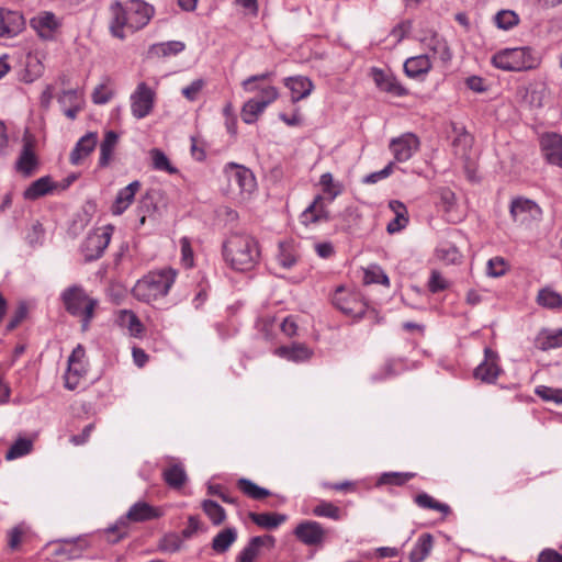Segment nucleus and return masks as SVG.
Masks as SVG:
<instances>
[{
	"mask_svg": "<svg viewBox=\"0 0 562 562\" xmlns=\"http://www.w3.org/2000/svg\"><path fill=\"white\" fill-rule=\"evenodd\" d=\"M25 26L23 15L19 11L0 8V38H12Z\"/></svg>",
	"mask_w": 562,
	"mask_h": 562,
	"instance_id": "16",
	"label": "nucleus"
},
{
	"mask_svg": "<svg viewBox=\"0 0 562 562\" xmlns=\"http://www.w3.org/2000/svg\"><path fill=\"white\" fill-rule=\"evenodd\" d=\"M312 513L316 517H324L333 520H341L345 517V513L338 506L324 499L317 503Z\"/></svg>",
	"mask_w": 562,
	"mask_h": 562,
	"instance_id": "40",
	"label": "nucleus"
},
{
	"mask_svg": "<svg viewBox=\"0 0 562 562\" xmlns=\"http://www.w3.org/2000/svg\"><path fill=\"white\" fill-rule=\"evenodd\" d=\"M65 308L71 315L81 319L82 330H87L94 316V308L98 304L90 297L81 286L74 285L66 289L63 294Z\"/></svg>",
	"mask_w": 562,
	"mask_h": 562,
	"instance_id": "5",
	"label": "nucleus"
},
{
	"mask_svg": "<svg viewBox=\"0 0 562 562\" xmlns=\"http://www.w3.org/2000/svg\"><path fill=\"white\" fill-rule=\"evenodd\" d=\"M110 79L106 78L104 82L100 83L95 87L93 93H92V101L95 104H105L109 102L113 97V90L109 86Z\"/></svg>",
	"mask_w": 562,
	"mask_h": 562,
	"instance_id": "54",
	"label": "nucleus"
},
{
	"mask_svg": "<svg viewBox=\"0 0 562 562\" xmlns=\"http://www.w3.org/2000/svg\"><path fill=\"white\" fill-rule=\"evenodd\" d=\"M119 136L115 132L109 131L100 145L99 166L106 167L112 160L114 149L117 145Z\"/></svg>",
	"mask_w": 562,
	"mask_h": 562,
	"instance_id": "36",
	"label": "nucleus"
},
{
	"mask_svg": "<svg viewBox=\"0 0 562 562\" xmlns=\"http://www.w3.org/2000/svg\"><path fill=\"white\" fill-rule=\"evenodd\" d=\"M536 302L547 310L562 308V295L551 286L541 288L537 293Z\"/></svg>",
	"mask_w": 562,
	"mask_h": 562,
	"instance_id": "33",
	"label": "nucleus"
},
{
	"mask_svg": "<svg viewBox=\"0 0 562 562\" xmlns=\"http://www.w3.org/2000/svg\"><path fill=\"white\" fill-rule=\"evenodd\" d=\"M157 54L162 56L176 55L184 49V44L179 41L161 43L154 47Z\"/></svg>",
	"mask_w": 562,
	"mask_h": 562,
	"instance_id": "58",
	"label": "nucleus"
},
{
	"mask_svg": "<svg viewBox=\"0 0 562 562\" xmlns=\"http://www.w3.org/2000/svg\"><path fill=\"white\" fill-rule=\"evenodd\" d=\"M274 355L292 362L308 361L314 351L305 344H292L291 346H281L274 350Z\"/></svg>",
	"mask_w": 562,
	"mask_h": 562,
	"instance_id": "23",
	"label": "nucleus"
},
{
	"mask_svg": "<svg viewBox=\"0 0 562 562\" xmlns=\"http://www.w3.org/2000/svg\"><path fill=\"white\" fill-rule=\"evenodd\" d=\"M508 262L503 257H493L487 261L486 273L490 277L498 278L508 270Z\"/></svg>",
	"mask_w": 562,
	"mask_h": 562,
	"instance_id": "53",
	"label": "nucleus"
},
{
	"mask_svg": "<svg viewBox=\"0 0 562 562\" xmlns=\"http://www.w3.org/2000/svg\"><path fill=\"white\" fill-rule=\"evenodd\" d=\"M319 184L323 192L317 194V196L325 198V201L330 204L342 192V186L339 182L334 181L330 172H326L321 176Z\"/></svg>",
	"mask_w": 562,
	"mask_h": 562,
	"instance_id": "35",
	"label": "nucleus"
},
{
	"mask_svg": "<svg viewBox=\"0 0 562 562\" xmlns=\"http://www.w3.org/2000/svg\"><path fill=\"white\" fill-rule=\"evenodd\" d=\"M249 518L257 526L268 530L277 529L288 519L286 515L278 513H250Z\"/></svg>",
	"mask_w": 562,
	"mask_h": 562,
	"instance_id": "32",
	"label": "nucleus"
},
{
	"mask_svg": "<svg viewBox=\"0 0 562 562\" xmlns=\"http://www.w3.org/2000/svg\"><path fill=\"white\" fill-rule=\"evenodd\" d=\"M223 257L232 269L249 271L257 265L260 257L258 241L247 234H232L223 244Z\"/></svg>",
	"mask_w": 562,
	"mask_h": 562,
	"instance_id": "2",
	"label": "nucleus"
},
{
	"mask_svg": "<svg viewBox=\"0 0 562 562\" xmlns=\"http://www.w3.org/2000/svg\"><path fill=\"white\" fill-rule=\"evenodd\" d=\"M266 106L257 98L249 99L241 109V120L246 124H252L263 113Z\"/></svg>",
	"mask_w": 562,
	"mask_h": 562,
	"instance_id": "44",
	"label": "nucleus"
},
{
	"mask_svg": "<svg viewBox=\"0 0 562 562\" xmlns=\"http://www.w3.org/2000/svg\"><path fill=\"white\" fill-rule=\"evenodd\" d=\"M299 259V252L291 243H280L277 255L278 263L284 269H291Z\"/></svg>",
	"mask_w": 562,
	"mask_h": 562,
	"instance_id": "39",
	"label": "nucleus"
},
{
	"mask_svg": "<svg viewBox=\"0 0 562 562\" xmlns=\"http://www.w3.org/2000/svg\"><path fill=\"white\" fill-rule=\"evenodd\" d=\"M276 539L272 536H257L249 540L248 544L240 551L238 562H255L262 548H273Z\"/></svg>",
	"mask_w": 562,
	"mask_h": 562,
	"instance_id": "20",
	"label": "nucleus"
},
{
	"mask_svg": "<svg viewBox=\"0 0 562 562\" xmlns=\"http://www.w3.org/2000/svg\"><path fill=\"white\" fill-rule=\"evenodd\" d=\"M260 98L259 101L267 108L271 103H273L279 98V91L273 86H267L263 88H259Z\"/></svg>",
	"mask_w": 562,
	"mask_h": 562,
	"instance_id": "61",
	"label": "nucleus"
},
{
	"mask_svg": "<svg viewBox=\"0 0 562 562\" xmlns=\"http://www.w3.org/2000/svg\"><path fill=\"white\" fill-rule=\"evenodd\" d=\"M44 72V65L37 54H27L25 59V69L22 76L23 81L33 82Z\"/></svg>",
	"mask_w": 562,
	"mask_h": 562,
	"instance_id": "37",
	"label": "nucleus"
},
{
	"mask_svg": "<svg viewBox=\"0 0 562 562\" xmlns=\"http://www.w3.org/2000/svg\"><path fill=\"white\" fill-rule=\"evenodd\" d=\"M27 243L31 246L42 245L44 240V228L40 223L32 226L31 231L26 236Z\"/></svg>",
	"mask_w": 562,
	"mask_h": 562,
	"instance_id": "62",
	"label": "nucleus"
},
{
	"mask_svg": "<svg viewBox=\"0 0 562 562\" xmlns=\"http://www.w3.org/2000/svg\"><path fill=\"white\" fill-rule=\"evenodd\" d=\"M492 64L505 71H525L540 64V56L531 47L505 48L492 57Z\"/></svg>",
	"mask_w": 562,
	"mask_h": 562,
	"instance_id": "4",
	"label": "nucleus"
},
{
	"mask_svg": "<svg viewBox=\"0 0 562 562\" xmlns=\"http://www.w3.org/2000/svg\"><path fill=\"white\" fill-rule=\"evenodd\" d=\"M498 359V355L495 351L485 348L484 360L475 368L474 378L484 383H494L502 373Z\"/></svg>",
	"mask_w": 562,
	"mask_h": 562,
	"instance_id": "15",
	"label": "nucleus"
},
{
	"mask_svg": "<svg viewBox=\"0 0 562 562\" xmlns=\"http://www.w3.org/2000/svg\"><path fill=\"white\" fill-rule=\"evenodd\" d=\"M372 78L376 87L394 97H403L407 94V89L391 74L381 69H372Z\"/></svg>",
	"mask_w": 562,
	"mask_h": 562,
	"instance_id": "19",
	"label": "nucleus"
},
{
	"mask_svg": "<svg viewBox=\"0 0 562 562\" xmlns=\"http://www.w3.org/2000/svg\"><path fill=\"white\" fill-rule=\"evenodd\" d=\"M449 286V282L438 271H432L428 281L429 291L437 293L446 290Z\"/></svg>",
	"mask_w": 562,
	"mask_h": 562,
	"instance_id": "60",
	"label": "nucleus"
},
{
	"mask_svg": "<svg viewBox=\"0 0 562 562\" xmlns=\"http://www.w3.org/2000/svg\"><path fill=\"white\" fill-rule=\"evenodd\" d=\"M538 562H562V554L553 549H546L540 552Z\"/></svg>",
	"mask_w": 562,
	"mask_h": 562,
	"instance_id": "64",
	"label": "nucleus"
},
{
	"mask_svg": "<svg viewBox=\"0 0 562 562\" xmlns=\"http://www.w3.org/2000/svg\"><path fill=\"white\" fill-rule=\"evenodd\" d=\"M87 373L86 352L78 345L68 358V368L65 373V386L75 390Z\"/></svg>",
	"mask_w": 562,
	"mask_h": 562,
	"instance_id": "11",
	"label": "nucleus"
},
{
	"mask_svg": "<svg viewBox=\"0 0 562 562\" xmlns=\"http://www.w3.org/2000/svg\"><path fill=\"white\" fill-rule=\"evenodd\" d=\"M236 539L237 530L233 527L225 528L214 537L212 548L215 552L223 553L229 549Z\"/></svg>",
	"mask_w": 562,
	"mask_h": 562,
	"instance_id": "38",
	"label": "nucleus"
},
{
	"mask_svg": "<svg viewBox=\"0 0 562 562\" xmlns=\"http://www.w3.org/2000/svg\"><path fill=\"white\" fill-rule=\"evenodd\" d=\"M97 143V133L90 132L83 135L71 150L69 161L75 166L80 165L94 150Z\"/></svg>",
	"mask_w": 562,
	"mask_h": 562,
	"instance_id": "22",
	"label": "nucleus"
},
{
	"mask_svg": "<svg viewBox=\"0 0 562 562\" xmlns=\"http://www.w3.org/2000/svg\"><path fill=\"white\" fill-rule=\"evenodd\" d=\"M237 486L245 495L254 499H262L270 495V492L268 490L258 486L248 479H239L237 482Z\"/></svg>",
	"mask_w": 562,
	"mask_h": 562,
	"instance_id": "47",
	"label": "nucleus"
},
{
	"mask_svg": "<svg viewBox=\"0 0 562 562\" xmlns=\"http://www.w3.org/2000/svg\"><path fill=\"white\" fill-rule=\"evenodd\" d=\"M149 155L151 159V166L155 170L164 171L169 175L178 173V169L171 164L162 150L154 148L149 151Z\"/></svg>",
	"mask_w": 562,
	"mask_h": 562,
	"instance_id": "43",
	"label": "nucleus"
},
{
	"mask_svg": "<svg viewBox=\"0 0 562 562\" xmlns=\"http://www.w3.org/2000/svg\"><path fill=\"white\" fill-rule=\"evenodd\" d=\"M330 203L325 198L315 196L306 209L300 214V223L306 227L327 223L331 220Z\"/></svg>",
	"mask_w": 562,
	"mask_h": 562,
	"instance_id": "12",
	"label": "nucleus"
},
{
	"mask_svg": "<svg viewBox=\"0 0 562 562\" xmlns=\"http://www.w3.org/2000/svg\"><path fill=\"white\" fill-rule=\"evenodd\" d=\"M63 25V19L52 11H40L30 20V26L43 41H54Z\"/></svg>",
	"mask_w": 562,
	"mask_h": 562,
	"instance_id": "9",
	"label": "nucleus"
},
{
	"mask_svg": "<svg viewBox=\"0 0 562 562\" xmlns=\"http://www.w3.org/2000/svg\"><path fill=\"white\" fill-rule=\"evenodd\" d=\"M363 281L366 284H383L389 286L390 280L379 266H370L364 270Z\"/></svg>",
	"mask_w": 562,
	"mask_h": 562,
	"instance_id": "51",
	"label": "nucleus"
},
{
	"mask_svg": "<svg viewBox=\"0 0 562 562\" xmlns=\"http://www.w3.org/2000/svg\"><path fill=\"white\" fill-rule=\"evenodd\" d=\"M393 171V162H390L382 170L372 172L364 177L363 182L368 184L376 183L380 180L387 178Z\"/></svg>",
	"mask_w": 562,
	"mask_h": 562,
	"instance_id": "63",
	"label": "nucleus"
},
{
	"mask_svg": "<svg viewBox=\"0 0 562 562\" xmlns=\"http://www.w3.org/2000/svg\"><path fill=\"white\" fill-rule=\"evenodd\" d=\"M432 547V536L430 533H423L409 553V562H424L430 554Z\"/></svg>",
	"mask_w": 562,
	"mask_h": 562,
	"instance_id": "34",
	"label": "nucleus"
},
{
	"mask_svg": "<svg viewBox=\"0 0 562 562\" xmlns=\"http://www.w3.org/2000/svg\"><path fill=\"white\" fill-rule=\"evenodd\" d=\"M38 167V159L34 153L33 145L30 140H25L22 151L15 162L16 170L24 177L32 176Z\"/></svg>",
	"mask_w": 562,
	"mask_h": 562,
	"instance_id": "24",
	"label": "nucleus"
},
{
	"mask_svg": "<svg viewBox=\"0 0 562 562\" xmlns=\"http://www.w3.org/2000/svg\"><path fill=\"white\" fill-rule=\"evenodd\" d=\"M162 515L164 512L160 508L154 507L146 502L135 503L127 512V518L136 522L156 519Z\"/></svg>",
	"mask_w": 562,
	"mask_h": 562,
	"instance_id": "27",
	"label": "nucleus"
},
{
	"mask_svg": "<svg viewBox=\"0 0 562 562\" xmlns=\"http://www.w3.org/2000/svg\"><path fill=\"white\" fill-rule=\"evenodd\" d=\"M176 277L173 269L150 271L136 282L132 290L133 295L138 301L151 303L169 293Z\"/></svg>",
	"mask_w": 562,
	"mask_h": 562,
	"instance_id": "3",
	"label": "nucleus"
},
{
	"mask_svg": "<svg viewBox=\"0 0 562 562\" xmlns=\"http://www.w3.org/2000/svg\"><path fill=\"white\" fill-rule=\"evenodd\" d=\"M231 186L236 187L240 194L249 195L256 189V179L252 172L244 167L236 164H228L225 167Z\"/></svg>",
	"mask_w": 562,
	"mask_h": 562,
	"instance_id": "13",
	"label": "nucleus"
},
{
	"mask_svg": "<svg viewBox=\"0 0 562 562\" xmlns=\"http://www.w3.org/2000/svg\"><path fill=\"white\" fill-rule=\"evenodd\" d=\"M415 476L414 473L411 472H391V473H384L381 477V482L384 484H392V485H403L406 482H408L411 479Z\"/></svg>",
	"mask_w": 562,
	"mask_h": 562,
	"instance_id": "57",
	"label": "nucleus"
},
{
	"mask_svg": "<svg viewBox=\"0 0 562 562\" xmlns=\"http://www.w3.org/2000/svg\"><path fill=\"white\" fill-rule=\"evenodd\" d=\"M110 30L117 38L125 37V31L135 32L144 27L154 14V9L142 0L114 2L110 7Z\"/></svg>",
	"mask_w": 562,
	"mask_h": 562,
	"instance_id": "1",
	"label": "nucleus"
},
{
	"mask_svg": "<svg viewBox=\"0 0 562 562\" xmlns=\"http://www.w3.org/2000/svg\"><path fill=\"white\" fill-rule=\"evenodd\" d=\"M440 206L442 211L447 214V218L449 222H458L461 220V216L454 214L456 207V195L449 189H442L440 191Z\"/></svg>",
	"mask_w": 562,
	"mask_h": 562,
	"instance_id": "45",
	"label": "nucleus"
},
{
	"mask_svg": "<svg viewBox=\"0 0 562 562\" xmlns=\"http://www.w3.org/2000/svg\"><path fill=\"white\" fill-rule=\"evenodd\" d=\"M326 530L315 520H304L295 529V537L306 546H321L326 538Z\"/></svg>",
	"mask_w": 562,
	"mask_h": 562,
	"instance_id": "14",
	"label": "nucleus"
},
{
	"mask_svg": "<svg viewBox=\"0 0 562 562\" xmlns=\"http://www.w3.org/2000/svg\"><path fill=\"white\" fill-rule=\"evenodd\" d=\"M33 442L27 438H19L7 451L5 459L14 460L29 454L32 451Z\"/></svg>",
	"mask_w": 562,
	"mask_h": 562,
	"instance_id": "48",
	"label": "nucleus"
},
{
	"mask_svg": "<svg viewBox=\"0 0 562 562\" xmlns=\"http://www.w3.org/2000/svg\"><path fill=\"white\" fill-rule=\"evenodd\" d=\"M113 231L112 225H105L88 234L81 247L86 260H95L103 255L110 244Z\"/></svg>",
	"mask_w": 562,
	"mask_h": 562,
	"instance_id": "7",
	"label": "nucleus"
},
{
	"mask_svg": "<svg viewBox=\"0 0 562 562\" xmlns=\"http://www.w3.org/2000/svg\"><path fill=\"white\" fill-rule=\"evenodd\" d=\"M537 345L542 350L562 347V329L541 331L537 337Z\"/></svg>",
	"mask_w": 562,
	"mask_h": 562,
	"instance_id": "42",
	"label": "nucleus"
},
{
	"mask_svg": "<svg viewBox=\"0 0 562 562\" xmlns=\"http://www.w3.org/2000/svg\"><path fill=\"white\" fill-rule=\"evenodd\" d=\"M333 303L344 314L351 317H362L366 312V304L360 294L342 286L335 291Z\"/></svg>",
	"mask_w": 562,
	"mask_h": 562,
	"instance_id": "10",
	"label": "nucleus"
},
{
	"mask_svg": "<svg viewBox=\"0 0 562 562\" xmlns=\"http://www.w3.org/2000/svg\"><path fill=\"white\" fill-rule=\"evenodd\" d=\"M182 539L177 533L165 535L158 543V550L164 553H175L182 548Z\"/></svg>",
	"mask_w": 562,
	"mask_h": 562,
	"instance_id": "50",
	"label": "nucleus"
},
{
	"mask_svg": "<svg viewBox=\"0 0 562 562\" xmlns=\"http://www.w3.org/2000/svg\"><path fill=\"white\" fill-rule=\"evenodd\" d=\"M496 26L501 30H510L519 22L518 14L513 10H501L494 16Z\"/></svg>",
	"mask_w": 562,
	"mask_h": 562,
	"instance_id": "49",
	"label": "nucleus"
},
{
	"mask_svg": "<svg viewBox=\"0 0 562 562\" xmlns=\"http://www.w3.org/2000/svg\"><path fill=\"white\" fill-rule=\"evenodd\" d=\"M415 503L427 509H432L447 516L450 513V507L447 504L440 503L427 493H420L415 497Z\"/></svg>",
	"mask_w": 562,
	"mask_h": 562,
	"instance_id": "46",
	"label": "nucleus"
},
{
	"mask_svg": "<svg viewBox=\"0 0 562 562\" xmlns=\"http://www.w3.org/2000/svg\"><path fill=\"white\" fill-rule=\"evenodd\" d=\"M536 394L546 402H553L555 404H562V390L554 389L546 385H539L536 387Z\"/></svg>",
	"mask_w": 562,
	"mask_h": 562,
	"instance_id": "55",
	"label": "nucleus"
},
{
	"mask_svg": "<svg viewBox=\"0 0 562 562\" xmlns=\"http://www.w3.org/2000/svg\"><path fill=\"white\" fill-rule=\"evenodd\" d=\"M140 189L139 181H133L128 186L124 187L117 192L115 201L112 205V213L114 215H121L134 201L135 194Z\"/></svg>",
	"mask_w": 562,
	"mask_h": 562,
	"instance_id": "25",
	"label": "nucleus"
},
{
	"mask_svg": "<svg viewBox=\"0 0 562 562\" xmlns=\"http://www.w3.org/2000/svg\"><path fill=\"white\" fill-rule=\"evenodd\" d=\"M271 77H273V72H271V71H267V72L259 74V75H254V76H250L247 79H245L241 82V87L246 92H254V91L259 90V87L256 86L257 82L268 80Z\"/></svg>",
	"mask_w": 562,
	"mask_h": 562,
	"instance_id": "59",
	"label": "nucleus"
},
{
	"mask_svg": "<svg viewBox=\"0 0 562 562\" xmlns=\"http://www.w3.org/2000/svg\"><path fill=\"white\" fill-rule=\"evenodd\" d=\"M131 113L135 119L148 116L155 106L156 91L146 82H139L130 97Z\"/></svg>",
	"mask_w": 562,
	"mask_h": 562,
	"instance_id": "8",
	"label": "nucleus"
},
{
	"mask_svg": "<svg viewBox=\"0 0 562 562\" xmlns=\"http://www.w3.org/2000/svg\"><path fill=\"white\" fill-rule=\"evenodd\" d=\"M283 83L291 91V101L293 103L306 99L314 89L313 82L304 76L286 77Z\"/></svg>",
	"mask_w": 562,
	"mask_h": 562,
	"instance_id": "21",
	"label": "nucleus"
},
{
	"mask_svg": "<svg viewBox=\"0 0 562 562\" xmlns=\"http://www.w3.org/2000/svg\"><path fill=\"white\" fill-rule=\"evenodd\" d=\"M509 213L514 223L525 228L538 223L542 216V211L535 201L521 196L512 200Z\"/></svg>",
	"mask_w": 562,
	"mask_h": 562,
	"instance_id": "6",
	"label": "nucleus"
},
{
	"mask_svg": "<svg viewBox=\"0 0 562 562\" xmlns=\"http://www.w3.org/2000/svg\"><path fill=\"white\" fill-rule=\"evenodd\" d=\"M117 325L126 329L130 336L132 337H140L144 333V326L137 315L128 310H121L117 312L116 316Z\"/></svg>",
	"mask_w": 562,
	"mask_h": 562,
	"instance_id": "28",
	"label": "nucleus"
},
{
	"mask_svg": "<svg viewBox=\"0 0 562 562\" xmlns=\"http://www.w3.org/2000/svg\"><path fill=\"white\" fill-rule=\"evenodd\" d=\"M430 68L431 61L428 54L409 57L404 63V71L411 78L427 74Z\"/></svg>",
	"mask_w": 562,
	"mask_h": 562,
	"instance_id": "30",
	"label": "nucleus"
},
{
	"mask_svg": "<svg viewBox=\"0 0 562 562\" xmlns=\"http://www.w3.org/2000/svg\"><path fill=\"white\" fill-rule=\"evenodd\" d=\"M202 507L214 525H221L225 520L226 514L224 508L214 501H204Z\"/></svg>",
	"mask_w": 562,
	"mask_h": 562,
	"instance_id": "52",
	"label": "nucleus"
},
{
	"mask_svg": "<svg viewBox=\"0 0 562 562\" xmlns=\"http://www.w3.org/2000/svg\"><path fill=\"white\" fill-rule=\"evenodd\" d=\"M205 87V81L201 78L193 80L190 85L182 88L181 93L188 101L198 100L201 91Z\"/></svg>",
	"mask_w": 562,
	"mask_h": 562,
	"instance_id": "56",
	"label": "nucleus"
},
{
	"mask_svg": "<svg viewBox=\"0 0 562 562\" xmlns=\"http://www.w3.org/2000/svg\"><path fill=\"white\" fill-rule=\"evenodd\" d=\"M56 189V184L50 177L45 176L33 181L23 192V198L29 201H35L45 196Z\"/></svg>",
	"mask_w": 562,
	"mask_h": 562,
	"instance_id": "26",
	"label": "nucleus"
},
{
	"mask_svg": "<svg viewBox=\"0 0 562 562\" xmlns=\"http://www.w3.org/2000/svg\"><path fill=\"white\" fill-rule=\"evenodd\" d=\"M540 146L547 161L562 168V136L546 133L541 136Z\"/></svg>",
	"mask_w": 562,
	"mask_h": 562,
	"instance_id": "18",
	"label": "nucleus"
},
{
	"mask_svg": "<svg viewBox=\"0 0 562 562\" xmlns=\"http://www.w3.org/2000/svg\"><path fill=\"white\" fill-rule=\"evenodd\" d=\"M419 147L418 138L412 134L406 133L402 136L394 138L390 143V149L394 158L398 162L407 161L417 151Z\"/></svg>",
	"mask_w": 562,
	"mask_h": 562,
	"instance_id": "17",
	"label": "nucleus"
},
{
	"mask_svg": "<svg viewBox=\"0 0 562 562\" xmlns=\"http://www.w3.org/2000/svg\"><path fill=\"white\" fill-rule=\"evenodd\" d=\"M389 207L394 213V218L387 224L386 231L389 234H395L408 224V212L406 206L397 200L390 201Z\"/></svg>",
	"mask_w": 562,
	"mask_h": 562,
	"instance_id": "29",
	"label": "nucleus"
},
{
	"mask_svg": "<svg viewBox=\"0 0 562 562\" xmlns=\"http://www.w3.org/2000/svg\"><path fill=\"white\" fill-rule=\"evenodd\" d=\"M165 482L172 488H180L187 481V474L181 464H172L162 472Z\"/></svg>",
	"mask_w": 562,
	"mask_h": 562,
	"instance_id": "41",
	"label": "nucleus"
},
{
	"mask_svg": "<svg viewBox=\"0 0 562 562\" xmlns=\"http://www.w3.org/2000/svg\"><path fill=\"white\" fill-rule=\"evenodd\" d=\"M423 45L426 49L432 53L434 57H438L442 61L451 59V53L447 45V42L437 34H431L423 38Z\"/></svg>",
	"mask_w": 562,
	"mask_h": 562,
	"instance_id": "31",
	"label": "nucleus"
}]
</instances>
